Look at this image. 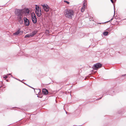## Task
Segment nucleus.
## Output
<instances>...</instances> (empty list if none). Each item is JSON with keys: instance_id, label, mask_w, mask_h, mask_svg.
Masks as SVG:
<instances>
[{"instance_id": "obj_1", "label": "nucleus", "mask_w": 126, "mask_h": 126, "mask_svg": "<svg viewBox=\"0 0 126 126\" xmlns=\"http://www.w3.org/2000/svg\"><path fill=\"white\" fill-rule=\"evenodd\" d=\"M24 12V10L22 9H16L15 10V14L17 16V20L18 22L20 24H22L23 23V14Z\"/></svg>"}, {"instance_id": "obj_2", "label": "nucleus", "mask_w": 126, "mask_h": 126, "mask_svg": "<svg viewBox=\"0 0 126 126\" xmlns=\"http://www.w3.org/2000/svg\"><path fill=\"white\" fill-rule=\"evenodd\" d=\"M64 14L66 17L71 19L74 16V12L72 10L66 9L65 11Z\"/></svg>"}, {"instance_id": "obj_3", "label": "nucleus", "mask_w": 126, "mask_h": 126, "mask_svg": "<svg viewBox=\"0 0 126 126\" xmlns=\"http://www.w3.org/2000/svg\"><path fill=\"white\" fill-rule=\"evenodd\" d=\"M39 7L38 6L36 7H35V13L38 17H39L41 16V10L40 9V10H39Z\"/></svg>"}, {"instance_id": "obj_4", "label": "nucleus", "mask_w": 126, "mask_h": 126, "mask_svg": "<svg viewBox=\"0 0 126 126\" xmlns=\"http://www.w3.org/2000/svg\"><path fill=\"white\" fill-rule=\"evenodd\" d=\"M102 66V64H101L99 63H98L94 65L93 66V68L94 69L97 70L98 68L101 67Z\"/></svg>"}, {"instance_id": "obj_5", "label": "nucleus", "mask_w": 126, "mask_h": 126, "mask_svg": "<svg viewBox=\"0 0 126 126\" xmlns=\"http://www.w3.org/2000/svg\"><path fill=\"white\" fill-rule=\"evenodd\" d=\"M32 21L33 22L34 24L36 23L37 22V18L36 16L33 13H32L31 14Z\"/></svg>"}, {"instance_id": "obj_6", "label": "nucleus", "mask_w": 126, "mask_h": 126, "mask_svg": "<svg viewBox=\"0 0 126 126\" xmlns=\"http://www.w3.org/2000/svg\"><path fill=\"white\" fill-rule=\"evenodd\" d=\"M24 20L25 25L27 26H28L30 25L29 20L26 17H24Z\"/></svg>"}, {"instance_id": "obj_7", "label": "nucleus", "mask_w": 126, "mask_h": 126, "mask_svg": "<svg viewBox=\"0 0 126 126\" xmlns=\"http://www.w3.org/2000/svg\"><path fill=\"white\" fill-rule=\"evenodd\" d=\"M42 5L45 11L47 12L49 11V7L47 4H44Z\"/></svg>"}, {"instance_id": "obj_8", "label": "nucleus", "mask_w": 126, "mask_h": 126, "mask_svg": "<svg viewBox=\"0 0 126 126\" xmlns=\"http://www.w3.org/2000/svg\"><path fill=\"white\" fill-rule=\"evenodd\" d=\"M42 92L45 95L47 94L48 93V91L46 89H42Z\"/></svg>"}, {"instance_id": "obj_9", "label": "nucleus", "mask_w": 126, "mask_h": 126, "mask_svg": "<svg viewBox=\"0 0 126 126\" xmlns=\"http://www.w3.org/2000/svg\"><path fill=\"white\" fill-rule=\"evenodd\" d=\"M37 31L35 30L32 33H30L31 35V37L33 36L37 32Z\"/></svg>"}, {"instance_id": "obj_10", "label": "nucleus", "mask_w": 126, "mask_h": 126, "mask_svg": "<svg viewBox=\"0 0 126 126\" xmlns=\"http://www.w3.org/2000/svg\"><path fill=\"white\" fill-rule=\"evenodd\" d=\"M21 32V31H20V29H19L18 30V31L14 33H13V34L14 35H17L20 32Z\"/></svg>"}, {"instance_id": "obj_11", "label": "nucleus", "mask_w": 126, "mask_h": 126, "mask_svg": "<svg viewBox=\"0 0 126 126\" xmlns=\"http://www.w3.org/2000/svg\"><path fill=\"white\" fill-rule=\"evenodd\" d=\"M85 4H84V5H83V6L82 7L81 9V12H83L85 10Z\"/></svg>"}, {"instance_id": "obj_12", "label": "nucleus", "mask_w": 126, "mask_h": 126, "mask_svg": "<svg viewBox=\"0 0 126 126\" xmlns=\"http://www.w3.org/2000/svg\"><path fill=\"white\" fill-rule=\"evenodd\" d=\"M30 37H31V35L30 34V33L27 34L24 37L25 38H29Z\"/></svg>"}, {"instance_id": "obj_13", "label": "nucleus", "mask_w": 126, "mask_h": 126, "mask_svg": "<svg viewBox=\"0 0 126 126\" xmlns=\"http://www.w3.org/2000/svg\"><path fill=\"white\" fill-rule=\"evenodd\" d=\"M108 33V32H103V34L105 36H107V35Z\"/></svg>"}, {"instance_id": "obj_14", "label": "nucleus", "mask_w": 126, "mask_h": 126, "mask_svg": "<svg viewBox=\"0 0 126 126\" xmlns=\"http://www.w3.org/2000/svg\"><path fill=\"white\" fill-rule=\"evenodd\" d=\"M86 0H84V1H83V5H84V4H85V6L86 5Z\"/></svg>"}, {"instance_id": "obj_15", "label": "nucleus", "mask_w": 126, "mask_h": 126, "mask_svg": "<svg viewBox=\"0 0 126 126\" xmlns=\"http://www.w3.org/2000/svg\"><path fill=\"white\" fill-rule=\"evenodd\" d=\"M26 12L28 14L29 12V11L28 9H27L26 10Z\"/></svg>"}, {"instance_id": "obj_16", "label": "nucleus", "mask_w": 126, "mask_h": 126, "mask_svg": "<svg viewBox=\"0 0 126 126\" xmlns=\"http://www.w3.org/2000/svg\"><path fill=\"white\" fill-rule=\"evenodd\" d=\"M64 2H65L67 4H69V2L66 0H64Z\"/></svg>"}, {"instance_id": "obj_17", "label": "nucleus", "mask_w": 126, "mask_h": 126, "mask_svg": "<svg viewBox=\"0 0 126 126\" xmlns=\"http://www.w3.org/2000/svg\"><path fill=\"white\" fill-rule=\"evenodd\" d=\"M113 20V18H111L110 20H109V21H107L106 22H105V23H106V22H108L109 21H112V20Z\"/></svg>"}, {"instance_id": "obj_18", "label": "nucleus", "mask_w": 126, "mask_h": 126, "mask_svg": "<svg viewBox=\"0 0 126 126\" xmlns=\"http://www.w3.org/2000/svg\"><path fill=\"white\" fill-rule=\"evenodd\" d=\"M7 77L6 76H5L3 77V78L5 79H6L7 78Z\"/></svg>"}, {"instance_id": "obj_19", "label": "nucleus", "mask_w": 126, "mask_h": 126, "mask_svg": "<svg viewBox=\"0 0 126 126\" xmlns=\"http://www.w3.org/2000/svg\"><path fill=\"white\" fill-rule=\"evenodd\" d=\"M102 97H100V98H99L97 99L96 100H100V99H101L102 98Z\"/></svg>"}, {"instance_id": "obj_20", "label": "nucleus", "mask_w": 126, "mask_h": 126, "mask_svg": "<svg viewBox=\"0 0 126 126\" xmlns=\"http://www.w3.org/2000/svg\"><path fill=\"white\" fill-rule=\"evenodd\" d=\"M126 76V74H125L122 75H121V77H122L123 76Z\"/></svg>"}, {"instance_id": "obj_21", "label": "nucleus", "mask_w": 126, "mask_h": 126, "mask_svg": "<svg viewBox=\"0 0 126 126\" xmlns=\"http://www.w3.org/2000/svg\"><path fill=\"white\" fill-rule=\"evenodd\" d=\"M111 2L112 3H113L114 2L113 0H110Z\"/></svg>"}, {"instance_id": "obj_22", "label": "nucleus", "mask_w": 126, "mask_h": 126, "mask_svg": "<svg viewBox=\"0 0 126 126\" xmlns=\"http://www.w3.org/2000/svg\"><path fill=\"white\" fill-rule=\"evenodd\" d=\"M37 96L38 97H39L40 98H42V96H39L38 95H37Z\"/></svg>"}, {"instance_id": "obj_23", "label": "nucleus", "mask_w": 126, "mask_h": 126, "mask_svg": "<svg viewBox=\"0 0 126 126\" xmlns=\"http://www.w3.org/2000/svg\"><path fill=\"white\" fill-rule=\"evenodd\" d=\"M11 75V74H10H10H7V75Z\"/></svg>"}, {"instance_id": "obj_24", "label": "nucleus", "mask_w": 126, "mask_h": 126, "mask_svg": "<svg viewBox=\"0 0 126 126\" xmlns=\"http://www.w3.org/2000/svg\"><path fill=\"white\" fill-rule=\"evenodd\" d=\"M114 14L115 13V7H114ZM115 15V14H114V15Z\"/></svg>"}, {"instance_id": "obj_25", "label": "nucleus", "mask_w": 126, "mask_h": 126, "mask_svg": "<svg viewBox=\"0 0 126 126\" xmlns=\"http://www.w3.org/2000/svg\"><path fill=\"white\" fill-rule=\"evenodd\" d=\"M15 79H17V80H19V81H21L20 80H19L18 79H17L16 78H15Z\"/></svg>"}, {"instance_id": "obj_26", "label": "nucleus", "mask_w": 126, "mask_h": 126, "mask_svg": "<svg viewBox=\"0 0 126 126\" xmlns=\"http://www.w3.org/2000/svg\"><path fill=\"white\" fill-rule=\"evenodd\" d=\"M108 94L113 95V94Z\"/></svg>"}, {"instance_id": "obj_27", "label": "nucleus", "mask_w": 126, "mask_h": 126, "mask_svg": "<svg viewBox=\"0 0 126 126\" xmlns=\"http://www.w3.org/2000/svg\"><path fill=\"white\" fill-rule=\"evenodd\" d=\"M11 76L12 77H13V76H12V75H11Z\"/></svg>"}, {"instance_id": "obj_28", "label": "nucleus", "mask_w": 126, "mask_h": 126, "mask_svg": "<svg viewBox=\"0 0 126 126\" xmlns=\"http://www.w3.org/2000/svg\"><path fill=\"white\" fill-rule=\"evenodd\" d=\"M35 6H37V5H36Z\"/></svg>"}, {"instance_id": "obj_29", "label": "nucleus", "mask_w": 126, "mask_h": 126, "mask_svg": "<svg viewBox=\"0 0 126 126\" xmlns=\"http://www.w3.org/2000/svg\"><path fill=\"white\" fill-rule=\"evenodd\" d=\"M115 1H116V0H114Z\"/></svg>"}, {"instance_id": "obj_30", "label": "nucleus", "mask_w": 126, "mask_h": 126, "mask_svg": "<svg viewBox=\"0 0 126 126\" xmlns=\"http://www.w3.org/2000/svg\"><path fill=\"white\" fill-rule=\"evenodd\" d=\"M111 92H113V93H114V91H111Z\"/></svg>"}, {"instance_id": "obj_31", "label": "nucleus", "mask_w": 126, "mask_h": 126, "mask_svg": "<svg viewBox=\"0 0 126 126\" xmlns=\"http://www.w3.org/2000/svg\"><path fill=\"white\" fill-rule=\"evenodd\" d=\"M66 112V113L67 114V112Z\"/></svg>"}]
</instances>
